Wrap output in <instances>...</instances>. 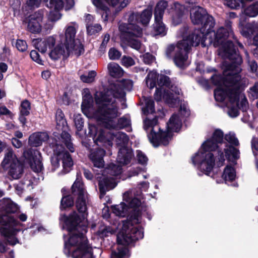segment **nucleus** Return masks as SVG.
I'll use <instances>...</instances> for the list:
<instances>
[{
	"label": "nucleus",
	"instance_id": "nucleus-1",
	"mask_svg": "<svg viewBox=\"0 0 258 258\" xmlns=\"http://www.w3.org/2000/svg\"><path fill=\"white\" fill-rule=\"evenodd\" d=\"M72 194L77 197L76 207L78 211L82 213L79 216L73 212L69 216L61 218L64 222L63 228H66L69 235L64 236V246L63 251L67 256L73 258H94L92 248L88 244L85 236L87 232L88 221L87 220V195L81 178L77 177L72 187ZM110 226L101 225L96 232V235L100 238L109 236L118 230L116 249L112 250L111 258H128L131 255L126 246L133 241L142 239L144 236L143 231L137 229L133 233L132 225L129 222L120 223L118 219H111Z\"/></svg>",
	"mask_w": 258,
	"mask_h": 258
},
{
	"label": "nucleus",
	"instance_id": "nucleus-2",
	"mask_svg": "<svg viewBox=\"0 0 258 258\" xmlns=\"http://www.w3.org/2000/svg\"><path fill=\"white\" fill-rule=\"evenodd\" d=\"M190 18L194 24L202 23L205 20L204 26L201 30H196L187 38L179 41L176 45H170L166 50V55L173 58L175 64L181 68L188 66L190 61L187 52L191 46H198L201 43L203 47L213 45L219 47V55L235 60L238 56L236 48L229 37H233L231 28V22H227L226 28L221 27L217 31H211L215 26L213 17L206 15L205 10L199 6L194 7L190 10Z\"/></svg>",
	"mask_w": 258,
	"mask_h": 258
},
{
	"label": "nucleus",
	"instance_id": "nucleus-3",
	"mask_svg": "<svg viewBox=\"0 0 258 258\" xmlns=\"http://www.w3.org/2000/svg\"><path fill=\"white\" fill-rule=\"evenodd\" d=\"M242 60L238 56L223 71V76L214 75L212 77L213 83L217 86L214 91L216 101L222 107L226 108L228 115L235 117L239 114V109L243 111L241 118L243 122L250 125L254 120L252 110L248 109V105L245 96L242 92L243 82L240 73V65Z\"/></svg>",
	"mask_w": 258,
	"mask_h": 258
},
{
	"label": "nucleus",
	"instance_id": "nucleus-4",
	"mask_svg": "<svg viewBox=\"0 0 258 258\" xmlns=\"http://www.w3.org/2000/svg\"><path fill=\"white\" fill-rule=\"evenodd\" d=\"M131 80H122L111 85L109 89L104 92H97L95 96V106L93 105V99L88 89L84 90L81 109L83 113L88 118H92L100 121L102 127L109 130L122 128L130 125V119L123 117L115 121L118 115L117 106L115 98L124 100L125 91H130L133 87Z\"/></svg>",
	"mask_w": 258,
	"mask_h": 258
},
{
	"label": "nucleus",
	"instance_id": "nucleus-5",
	"mask_svg": "<svg viewBox=\"0 0 258 258\" xmlns=\"http://www.w3.org/2000/svg\"><path fill=\"white\" fill-rule=\"evenodd\" d=\"M224 138L231 145L223 141V133L221 130H215L192 157L193 164L205 174L210 175L215 164L218 167L223 166L225 161V156L228 161L236 164L240 153L233 146H238L239 141L235 134L232 132L226 134Z\"/></svg>",
	"mask_w": 258,
	"mask_h": 258
},
{
	"label": "nucleus",
	"instance_id": "nucleus-6",
	"mask_svg": "<svg viewBox=\"0 0 258 258\" xmlns=\"http://www.w3.org/2000/svg\"><path fill=\"white\" fill-rule=\"evenodd\" d=\"M89 134L93 138L94 142L98 146L109 148L112 145V141L115 138L118 145L121 147L119 149L117 158L120 164H111L105 169L101 176L97 178L99 181L101 196L105 195L106 191L114 188L117 184V176L122 171L121 165H127L132 159L133 154L131 149L125 147L129 139L126 135L122 132H113L111 130L101 125H89Z\"/></svg>",
	"mask_w": 258,
	"mask_h": 258
},
{
	"label": "nucleus",
	"instance_id": "nucleus-7",
	"mask_svg": "<svg viewBox=\"0 0 258 258\" xmlns=\"http://www.w3.org/2000/svg\"><path fill=\"white\" fill-rule=\"evenodd\" d=\"M190 114L189 110L185 102H180V109L177 113L173 114L167 123V130L163 132L160 130L157 125V119L146 118L144 122V127L146 131L150 143L157 147L160 145L166 146L171 140L173 132L180 131L182 121Z\"/></svg>",
	"mask_w": 258,
	"mask_h": 258
},
{
	"label": "nucleus",
	"instance_id": "nucleus-8",
	"mask_svg": "<svg viewBox=\"0 0 258 258\" xmlns=\"http://www.w3.org/2000/svg\"><path fill=\"white\" fill-rule=\"evenodd\" d=\"M152 13L150 10H145L142 13L131 12L128 15L127 23H121L119 25L122 41L127 43L132 48L139 50L141 43L136 39L142 35V30L137 25L139 23L143 25H147L151 18Z\"/></svg>",
	"mask_w": 258,
	"mask_h": 258
},
{
	"label": "nucleus",
	"instance_id": "nucleus-9",
	"mask_svg": "<svg viewBox=\"0 0 258 258\" xmlns=\"http://www.w3.org/2000/svg\"><path fill=\"white\" fill-rule=\"evenodd\" d=\"M156 79L158 80L159 88H157L155 93V99L157 101L163 100L170 106L174 107L179 103V97L181 90L176 86H171L169 78L164 75H157L156 72H150L146 79L148 87L153 89L156 85Z\"/></svg>",
	"mask_w": 258,
	"mask_h": 258
},
{
	"label": "nucleus",
	"instance_id": "nucleus-10",
	"mask_svg": "<svg viewBox=\"0 0 258 258\" xmlns=\"http://www.w3.org/2000/svg\"><path fill=\"white\" fill-rule=\"evenodd\" d=\"M57 139L58 140L55 139V142L52 143L53 155L51 157V170L54 171L57 169L59 166V161L61 160L62 170L59 174H64L69 173L72 169L74 162L70 154L65 150L60 143L63 142L71 152H74V148L69 133L63 131L60 138L57 137Z\"/></svg>",
	"mask_w": 258,
	"mask_h": 258
},
{
	"label": "nucleus",
	"instance_id": "nucleus-11",
	"mask_svg": "<svg viewBox=\"0 0 258 258\" xmlns=\"http://www.w3.org/2000/svg\"><path fill=\"white\" fill-rule=\"evenodd\" d=\"M123 200L124 202L121 203L119 205L112 206L111 209L113 214L118 217H124L128 213H131L130 221H127L132 225L133 230L131 233L137 230L138 229L142 228L137 224L141 222V210L143 207L141 206V201L138 198H132L131 191H128L124 193L123 195ZM127 222V221H122V222Z\"/></svg>",
	"mask_w": 258,
	"mask_h": 258
},
{
	"label": "nucleus",
	"instance_id": "nucleus-12",
	"mask_svg": "<svg viewBox=\"0 0 258 258\" xmlns=\"http://www.w3.org/2000/svg\"><path fill=\"white\" fill-rule=\"evenodd\" d=\"M0 224L2 226L0 231L11 245H15L18 242L15 235L21 230L22 224L18 221L11 214L3 215L0 212Z\"/></svg>",
	"mask_w": 258,
	"mask_h": 258
},
{
	"label": "nucleus",
	"instance_id": "nucleus-13",
	"mask_svg": "<svg viewBox=\"0 0 258 258\" xmlns=\"http://www.w3.org/2000/svg\"><path fill=\"white\" fill-rule=\"evenodd\" d=\"M78 25L76 23L68 24L64 28V45L68 51L77 56L81 55L84 49L83 45L78 39H75Z\"/></svg>",
	"mask_w": 258,
	"mask_h": 258
},
{
	"label": "nucleus",
	"instance_id": "nucleus-14",
	"mask_svg": "<svg viewBox=\"0 0 258 258\" xmlns=\"http://www.w3.org/2000/svg\"><path fill=\"white\" fill-rule=\"evenodd\" d=\"M2 166L8 171L12 178H20L23 172V166L12 149H8L1 164Z\"/></svg>",
	"mask_w": 258,
	"mask_h": 258
},
{
	"label": "nucleus",
	"instance_id": "nucleus-15",
	"mask_svg": "<svg viewBox=\"0 0 258 258\" xmlns=\"http://www.w3.org/2000/svg\"><path fill=\"white\" fill-rule=\"evenodd\" d=\"M168 7L166 1H161L157 4L154 13L155 23L153 25V35L164 36L166 34L167 29L162 22L164 11Z\"/></svg>",
	"mask_w": 258,
	"mask_h": 258
},
{
	"label": "nucleus",
	"instance_id": "nucleus-16",
	"mask_svg": "<svg viewBox=\"0 0 258 258\" xmlns=\"http://www.w3.org/2000/svg\"><path fill=\"white\" fill-rule=\"evenodd\" d=\"M25 162L29 164L31 169L35 172H40L43 169L41 161V155L37 150L30 149L24 152Z\"/></svg>",
	"mask_w": 258,
	"mask_h": 258
},
{
	"label": "nucleus",
	"instance_id": "nucleus-17",
	"mask_svg": "<svg viewBox=\"0 0 258 258\" xmlns=\"http://www.w3.org/2000/svg\"><path fill=\"white\" fill-rule=\"evenodd\" d=\"M241 34L247 38L254 36L253 43L256 46L254 50L253 55L258 58V22H253L247 24L245 27H242L241 30Z\"/></svg>",
	"mask_w": 258,
	"mask_h": 258
},
{
	"label": "nucleus",
	"instance_id": "nucleus-18",
	"mask_svg": "<svg viewBox=\"0 0 258 258\" xmlns=\"http://www.w3.org/2000/svg\"><path fill=\"white\" fill-rule=\"evenodd\" d=\"M46 6L50 9L48 18L51 22H55L61 17L59 12L63 6V3L61 0H44Z\"/></svg>",
	"mask_w": 258,
	"mask_h": 258
},
{
	"label": "nucleus",
	"instance_id": "nucleus-19",
	"mask_svg": "<svg viewBox=\"0 0 258 258\" xmlns=\"http://www.w3.org/2000/svg\"><path fill=\"white\" fill-rule=\"evenodd\" d=\"M56 40L54 36H50L43 38L34 39L32 40L33 46L41 53H48L53 46L55 44Z\"/></svg>",
	"mask_w": 258,
	"mask_h": 258
},
{
	"label": "nucleus",
	"instance_id": "nucleus-20",
	"mask_svg": "<svg viewBox=\"0 0 258 258\" xmlns=\"http://www.w3.org/2000/svg\"><path fill=\"white\" fill-rule=\"evenodd\" d=\"M64 45V43H63L62 41H56L55 44L53 46L48 53L49 57L53 60H57L72 53L68 52Z\"/></svg>",
	"mask_w": 258,
	"mask_h": 258
},
{
	"label": "nucleus",
	"instance_id": "nucleus-21",
	"mask_svg": "<svg viewBox=\"0 0 258 258\" xmlns=\"http://www.w3.org/2000/svg\"><path fill=\"white\" fill-rule=\"evenodd\" d=\"M43 16L42 11H38L30 15L28 18L27 29L32 33H39L41 30L40 22Z\"/></svg>",
	"mask_w": 258,
	"mask_h": 258
},
{
	"label": "nucleus",
	"instance_id": "nucleus-22",
	"mask_svg": "<svg viewBox=\"0 0 258 258\" xmlns=\"http://www.w3.org/2000/svg\"><path fill=\"white\" fill-rule=\"evenodd\" d=\"M185 10L184 7L179 3H174L170 5L169 13L171 17L172 25L176 26L181 22Z\"/></svg>",
	"mask_w": 258,
	"mask_h": 258
},
{
	"label": "nucleus",
	"instance_id": "nucleus-23",
	"mask_svg": "<svg viewBox=\"0 0 258 258\" xmlns=\"http://www.w3.org/2000/svg\"><path fill=\"white\" fill-rule=\"evenodd\" d=\"M105 153L104 149H98L90 154V158L95 167L101 168L103 166L104 163L103 156Z\"/></svg>",
	"mask_w": 258,
	"mask_h": 258
},
{
	"label": "nucleus",
	"instance_id": "nucleus-24",
	"mask_svg": "<svg viewBox=\"0 0 258 258\" xmlns=\"http://www.w3.org/2000/svg\"><path fill=\"white\" fill-rule=\"evenodd\" d=\"M229 162V161H228ZM231 163L226 165L223 170L222 177L226 183H228L229 181H232L234 180L236 177V173L235 168L232 166V165H235L233 164L231 161H230Z\"/></svg>",
	"mask_w": 258,
	"mask_h": 258
},
{
	"label": "nucleus",
	"instance_id": "nucleus-25",
	"mask_svg": "<svg viewBox=\"0 0 258 258\" xmlns=\"http://www.w3.org/2000/svg\"><path fill=\"white\" fill-rule=\"evenodd\" d=\"M48 139V136L46 133H34L30 136L29 142L31 145L37 147L41 145L43 142L47 141Z\"/></svg>",
	"mask_w": 258,
	"mask_h": 258
},
{
	"label": "nucleus",
	"instance_id": "nucleus-26",
	"mask_svg": "<svg viewBox=\"0 0 258 258\" xmlns=\"http://www.w3.org/2000/svg\"><path fill=\"white\" fill-rule=\"evenodd\" d=\"M110 75L114 78H120L122 76L124 72L122 68L115 62H110L107 66Z\"/></svg>",
	"mask_w": 258,
	"mask_h": 258
},
{
	"label": "nucleus",
	"instance_id": "nucleus-27",
	"mask_svg": "<svg viewBox=\"0 0 258 258\" xmlns=\"http://www.w3.org/2000/svg\"><path fill=\"white\" fill-rule=\"evenodd\" d=\"M131 0H106V2L113 7L115 8L116 13L120 12L123 9L125 8L131 3Z\"/></svg>",
	"mask_w": 258,
	"mask_h": 258
},
{
	"label": "nucleus",
	"instance_id": "nucleus-28",
	"mask_svg": "<svg viewBox=\"0 0 258 258\" xmlns=\"http://www.w3.org/2000/svg\"><path fill=\"white\" fill-rule=\"evenodd\" d=\"M92 3L98 10L103 11L101 15L103 20L104 21H108V17L109 14L108 7L102 3L101 0H92Z\"/></svg>",
	"mask_w": 258,
	"mask_h": 258
},
{
	"label": "nucleus",
	"instance_id": "nucleus-29",
	"mask_svg": "<svg viewBox=\"0 0 258 258\" xmlns=\"http://www.w3.org/2000/svg\"><path fill=\"white\" fill-rule=\"evenodd\" d=\"M243 14L249 17H255L258 15V2L250 5L243 10Z\"/></svg>",
	"mask_w": 258,
	"mask_h": 258
},
{
	"label": "nucleus",
	"instance_id": "nucleus-30",
	"mask_svg": "<svg viewBox=\"0 0 258 258\" xmlns=\"http://www.w3.org/2000/svg\"><path fill=\"white\" fill-rule=\"evenodd\" d=\"M55 120L57 126L59 127L63 128L67 124L66 120L64 118V115L62 111L60 109H57L55 114Z\"/></svg>",
	"mask_w": 258,
	"mask_h": 258
},
{
	"label": "nucleus",
	"instance_id": "nucleus-31",
	"mask_svg": "<svg viewBox=\"0 0 258 258\" xmlns=\"http://www.w3.org/2000/svg\"><path fill=\"white\" fill-rule=\"evenodd\" d=\"M96 76V72L94 71H91L86 74L81 75L80 79L84 83H90L94 81Z\"/></svg>",
	"mask_w": 258,
	"mask_h": 258
},
{
	"label": "nucleus",
	"instance_id": "nucleus-32",
	"mask_svg": "<svg viewBox=\"0 0 258 258\" xmlns=\"http://www.w3.org/2000/svg\"><path fill=\"white\" fill-rule=\"evenodd\" d=\"M145 106L143 108L145 113H152L154 112V101L150 98L144 99Z\"/></svg>",
	"mask_w": 258,
	"mask_h": 258
},
{
	"label": "nucleus",
	"instance_id": "nucleus-33",
	"mask_svg": "<svg viewBox=\"0 0 258 258\" xmlns=\"http://www.w3.org/2000/svg\"><path fill=\"white\" fill-rule=\"evenodd\" d=\"M244 52H245V54L246 56L247 62H248V66H249V67L251 72L254 73L255 74V76L258 77V72L257 71V63H256V62L255 61H254L253 60H250L249 58L247 52L245 50H244Z\"/></svg>",
	"mask_w": 258,
	"mask_h": 258
},
{
	"label": "nucleus",
	"instance_id": "nucleus-34",
	"mask_svg": "<svg viewBox=\"0 0 258 258\" xmlns=\"http://www.w3.org/2000/svg\"><path fill=\"white\" fill-rule=\"evenodd\" d=\"M20 114L21 115H28L30 110V103L27 100L23 101L21 104Z\"/></svg>",
	"mask_w": 258,
	"mask_h": 258
},
{
	"label": "nucleus",
	"instance_id": "nucleus-35",
	"mask_svg": "<svg viewBox=\"0 0 258 258\" xmlns=\"http://www.w3.org/2000/svg\"><path fill=\"white\" fill-rule=\"evenodd\" d=\"M87 32L89 35H94L102 30V27L98 24L88 25L87 26Z\"/></svg>",
	"mask_w": 258,
	"mask_h": 258
},
{
	"label": "nucleus",
	"instance_id": "nucleus-36",
	"mask_svg": "<svg viewBox=\"0 0 258 258\" xmlns=\"http://www.w3.org/2000/svg\"><path fill=\"white\" fill-rule=\"evenodd\" d=\"M74 202L71 196L63 197L61 201V208L65 209L73 205Z\"/></svg>",
	"mask_w": 258,
	"mask_h": 258
},
{
	"label": "nucleus",
	"instance_id": "nucleus-37",
	"mask_svg": "<svg viewBox=\"0 0 258 258\" xmlns=\"http://www.w3.org/2000/svg\"><path fill=\"white\" fill-rule=\"evenodd\" d=\"M33 188V183L31 180L26 181L24 184L23 186L17 185L16 187V190L18 191V194L22 192L24 189H27L31 190Z\"/></svg>",
	"mask_w": 258,
	"mask_h": 258
},
{
	"label": "nucleus",
	"instance_id": "nucleus-38",
	"mask_svg": "<svg viewBox=\"0 0 258 258\" xmlns=\"http://www.w3.org/2000/svg\"><path fill=\"white\" fill-rule=\"evenodd\" d=\"M74 120L77 130L78 131H81L83 128L84 124L81 115L80 114H75Z\"/></svg>",
	"mask_w": 258,
	"mask_h": 258
},
{
	"label": "nucleus",
	"instance_id": "nucleus-39",
	"mask_svg": "<svg viewBox=\"0 0 258 258\" xmlns=\"http://www.w3.org/2000/svg\"><path fill=\"white\" fill-rule=\"evenodd\" d=\"M121 63L125 67H129L135 64V60L130 56H123L121 59Z\"/></svg>",
	"mask_w": 258,
	"mask_h": 258
},
{
	"label": "nucleus",
	"instance_id": "nucleus-40",
	"mask_svg": "<svg viewBox=\"0 0 258 258\" xmlns=\"http://www.w3.org/2000/svg\"><path fill=\"white\" fill-rule=\"evenodd\" d=\"M108 55L110 59L115 60L118 59L120 57L121 54L117 50L112 48L109 51Z\"/></svg>",
	"mask_w": 258,
	"mask_h": 258
},
{
	"label": "nucleus",
	"instance_id": "nucleus-41",
	"mask_svg": "<svg viewBox=\"0 0 258 258\" xmlns=\"http://www.w3.org/2000/svg\"><path fill=\"white\" fill-rule=\"evenodd\" d=\"M137 158L139 163L142 164H146L148 161L147 156L142 151H137Z\"/></svg>",
	"mask_w": 258,
	"mask_h": 258
},
{
	"label": "nucleus",
	"instance_id": "nucleus-42",
	"mask_svg": "<svg viewBox=\"0 0 258 258\" xmlns=\"http://www.w3.org/2000/svg\"><path fill=\"white\" fill-rule=\"evenodd\" d=\"M17 48L21 51H25L27 49L26 42L23 40H18L16 43Z\"/></svg>",
	"mask_w": 258,
	"mask_h": 258
},
{
	"label": "nucleus",
	"instance_id": "nucleus-43",
	"mask_svg": "<svg viewBox=\"0 0 258 258\" xmlns=\"http://www.w3.org/2000/svg\"><path fill=\"white\" fill-rule=\"evenodd\" d=\"M30 56L32 59L36 62L37 63L42 64V60L40 58L39 53L36 50H32L30 52Z\"/></svg>",
	"mask_w": 258,
	"mask_h": 258
},
{
	"label": "nucleus",
	"instance_id": "nucleus-44",
	"mask_svg": "<svg viewBox=\"0 0 258 258\" xmlns=\"http://www.w3.org/2000/svg\"><path fill=\"white\" fill-rule=\"evenodd\" d=\"M110 39V36L108 34H106L104 36V38L103 39V41L102 42V43L100 47V50L101 51L104 52L105 51V48L107 46V44Z\"/></svg>",
	"mask_w": 258,
	"mask_h": 258
},
{
	"label": "nucleus",
	"instance_id": "nucleus-45",
	"mask_svg": "<svg viewBox=\"0 0 258 258\" xmlns=\"http://www.w3.org/2000/svg\"><path fill=\"white\" fill-rule=\"evenodd\" d=\"M251 148L253 154L255 156L258 152V139L253 138L251 140Z\"/></svg>",
	"mask_w": 258,
	"mask_h": 258
},
{
	"label": "nucleus",
	"instance_id": "nucleus-46",
	"mask_svg": "<svg viewBox=\"0 0 258 258\" xmlns=\"http://www.w3.org/2000/svg\"><path fill=\"white\" fill-rule=\"evenodd\" d=\"M41 3V0H27V4L31 8H38Z\"/></svg>",
	"mask_w": 258,
	"mask_h": 258
},
{
	"label": "nucleus",
	"instance_id": "nucleus-47",
	"mask_svg": "<svg viewBox=\"0 0 258 258\" xmlns=\"http://www.w3.org/2000/svg\"><path fill=\"white\" fill-rule=\"evenodd\" d=\"M143 60L145 63L150 64L154 61V59L152 55L147 53L143 55Z\"/></svg>",
	"mask_w": 258,
	"mask_h": 258
},
{
	"label": "nucleus",
	"instance_id": "nucleus-48",
	"mask_svg": "<svg viewBox=\"0 0 258 258\" xmlns=\"http://www.w3.org/2000/svg\"><path fill=\"white\" fill-rule=\"evenodd\" d=\"M0 114L3 115H8L11 117L12 116V114L10 111L8 110L6 106L2 105H0Z\"/></svg>",
	"mask_w": 258,
	"mask_h": 258
},
{
	"label": "nucleus",
	"instance_id": "nucleus-49",
	"mask_svg": "<svg viewBox=\"0 0 258 258\" xmlns=\"http://www.w3.org/2000/svg\"><path fill=\"white\" fill-rule=\"evenodd\" d=\"M11 142L13 146L16 148H20L22 146L21 141L16 138H13Z\"/></svg>",
	"mask_w": 258,
	"mask_h": 258
},
{
	"label": "nucleus",
	"instance_id": "nucleus-50",
	"mask_svg": "<svg viewBox=\"0 0 258 258\" xmlns=\"http://www.w3.org/2000/svg\"><path fill=\"white\" fill-rule=\"evenodd\" d=\"M250 94L253 97L258 96V83L255 84V85L250 88Z\"/></svg>",
	"mask_w": 258,
	"mask_h": 258
},
{
	"label": "nucleus",
	"instance_id": "nucleus-51",
	"mask_svg": "<svg viewBox=\"0 0 258 258\" xmlns=\"http://www.w3.org/2000/svg\"><path fill=\"white\" fill-rule=\"evenodd\" d=\"M54 22H51L48 19V21L45 23L44 27L46 30L52 29L54 25Z\"/></svg>",
	"mask_w": 258,
	"mask_h": 258
},
{
	"label": "nucleus",
	"instance_id": "nucleus-52",
	"mask_svg": "<svg viewBox=\"0 0 258 258\" xmlns=\"http://www.w3.org/2000/svg\"><path fill=\"white\" fill-rule=\"evenodd\" d=\"M84 174L85 177L88 179H91L93 177V175L91 172L87 169H84Z\"/></svg>",
	"mask_w": 258,
	"mask_h": 258
},
{
	"label": "nucleus",
	"instance_id": "nucleus-53",
	"mask_svg": "<svg viewBox=\"0 0 258 258\" xmlns=\"http://www.w3.org/2000/svg\"><path fill=\"white\" fill-rule=\"evenodd\" d=\"M8 70V66L6 63L4 62L0 63V71L1 73L3 74V73H5Z\"/></svg>",
	"mask_w": 258,
	"mask_h": 258
},
{
	"label": "nucleus",
	"instance_id": "nucleus-54",
	"mask_svg": "<svg viewBox=\"0 0 258 258\" xmlns=\"http://www.w3.org/2000/svg\"><path fill=\"white\" fill-rule=\"evenodd\" d=\"M51 75L50 72L48 70H46L42 73V77L43 78L47 80Z\"/></svg>",
	"mask_w": 258,
	"mask_h": 258
},
{
	"label": "nucleus",
	"instance_id": "nucleus-55",
	"mask_svg": "<svg viewBox=\"0 0 258 258\" xmlns=\"http://www.w3.org/2000/svg\"><path fill=\"white\" fill-rule=\"evenodd\" d=\"M74 5V2L73 0H67V5L66 6L65 9L66 10H69L71 9Z\"/></svg>",
	"mask_w": 258,
	"mask_h": 258
},
{
	"label": "nucleus",
	"instance_id": "nucleus-56",
	"mask_svg": "<svg viewBox=\"0 0 258 258\" xmlns=\"http://www.w3.org/2000/svg\"><path fill=\"white\" fill-rule=\"evenodd\" d=\"M8 208H10V209H8L10 212H14L17 209L16 206L13 204H10Z\"/></svg>",
	"mask_w": 258,
	"mask_h": 258
},
{
	"label": "nucleus",
	"instance_id": "nucleus-57",
	"mask_svg": "<svg viewBox=\"0 0 258 258\" xmlns=\"http://www.w3.org/2000/svg\"><path fill=\"white\" fill-rule=\"evenodd\" d=\"M18 218L21 221L24 222L26 221L27 219V216L25 214L21 213L18 215Z\"/></svg>",
	"mask_w": 258,
	"mask_h": 258
},
{
	"label": "nucleus",
	"instance_id": "nucleus-58",
	"mask_svg": "<svg viewBox=\"0 0 258 258\" xmlns=\"http://www.w3.org/2000/svg\"><path fill=\"white\" fill-rule=\"evenodd\" d=\"M141 184L142 190H146V189L149 187V182H143Z\"/></svg>",
	"mask_w": 258,
	"mask_h": 258
},
{
	"label": "nucleus",
	"instance_id": "nucleus-59",
	"mask_svg": "<svg viewBox=\"0 0 258 258\" xmlns=\"http://www.w3.org/2000/svg\"><path fill=\"white\" fill-rule=\"evenodd\" d=\"M93 20V17L92 15L88 14L86 16V21L88 24L91 22ZM89 24H87L88 25Z\"/></svg>",
	"mask_w": 258,
	"mask_h": 258
},
{
	"label": "nucleus",
	"instance_id": "nucleus-60",
	"mask_svg": "<svg viewBox=\"0 0 258 258\" xmlns=\"http://www.w3.org/2000/svg\"><path fill=\"white\" fill-rule=\"evenodd\" d=\"M25 115H21L20 114V116L19 117V120L20 122L23 124H24L26 123V119L25 117Z\"/></svg>",
	"mask_w": 258,
	"mask_h": 258
},
{
	"label": "nucleus",
	"instance_id": "nucleus-61",
	"mask_svg": "<svg viewBox=\"0 0 258 258\" xmlns=\"http://www.w3.org/2000/svg\"><path fill=\"white\" fill-rule=\"evenodd\" d=\"M6 250V247L4 244L0 241V252H5Z\"/></svg>",
	"mask_w": 258,
	"mask_h": 258
},
{
	"label": "nucleus",
	"instance_id": "nucleus-62",
	"mask_svg": "<svg viewBox=\"0 0 258 258\" xmlns=\"http://www.w3.org/2000/svg\"><path fill=\"white\" fill-rule=\"evenodd\" d=\"M15 136L16 137V138H17L18 139L22 138V137H23L22 133L21 132H19V131L16 132L15 133Z\"/></svg>",
	"mask_w": 258,
	"mask_h": 258
},
{
	"label": "nucleus",
	"instance_id": "nucleus-63",
	"mask_svg": "<svg viewBox=\"0 0 258 258\" xmlns=\"http://www.w3.org/2000/svg\"><path fill=\"white\" fill-rule=\"evenodd\" d=\"M5 92L4 90L0 89V99L5 96Z\"/></svg>",
	"mask_w": 258,
	"mask_h": 258
},
{
	"label": "nucleus",
	"instance_id": "nucleus-64",
	"mask_svg": "<svg viewBox=\"0 0 258 258\" xmlns=\"http://www.w3.org/2000/svg\"><path fill=\"white\" fill-rule=\"evenodd\" d=\"M8 258H14V253L13 251H10L8 255L7 256Z\"/></svg>",
	"mask_w": 258,
	"mask_h": 258
}]
</instances>
